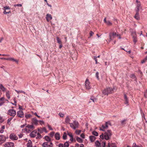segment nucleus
<instances>
[{"instance_id": "17", "label": "nucleus", "mask_w": 147, "mask_h": 147, "mask_svg": "<svg viewBox=\"0 0 147 147\" xmlns=\"http://www.w3.org/2000/svg\"><path fill=\"white\" fill-rule=\"evenodd\" d=\"M17 115L20 117L22 118L24 117L23 112L21 110L19 111L17 113Z\"/></svg>"}, {"instance_id": "15", "label": "nucleus", "mask_w": 147, "mask_h": 147, "mask_svg": "<svg viewBox=\"0 0 147 147\" xmlns=\"http://www.w3.org/2000/svg\"><path fill=\"white\" fill-rule=\"evenodd\" d=\"M37 133V130L36 129L33 131L30 134V136L31 138H34L36 136V134Z\"/></svg>"}, {"instance_id": "43", "label": "nucleus", "mask_w": 147, "mask_h": 147, "mask_svg": "<svg viewBox=\"0 0 147 147\" xmlns=\"http://www.w3.org/2000/svg\"><path fill=\"white\" fill-rule=\"evenodd\" d=\"M92 133L94 135L96 136H98V133L96 131H93Z\"/></svg>"}, {"instance_id": "41", "label": "nucleus", "mask_w": 147, "mask_h": 147, "mask_svg": "<svg viewBox=\"0 0 147 147\" xmlns=\"http://www.w3.org/2000/svg\"><path fill=\"white\" fill-rule=\"evenodd\" d=\"M106 142L105 141H103L101 143V147H105Z\"/></svg>"}, {"instance_id": "38", "label": "nucleus", "mask_w": 147, "mask_h": 147, "mask_svg": "<svg viewBox=\"0 0 147 147\" xmlns=\"http://www.w3.org/2000/svg\"><path fill=\"white\" fill-rule=\"evenodd\" d=\"M69 141H67L66 142L63 144V147H69Z\"/></svg>"}, {"instance_id": "31", "label": "nucleus", "mask_w": 147, "mask_h": 147, "mask_svg": "<svg viewBox=\"0 0 147 147\" xmlns=\"http://www.w3.org/2000/svg\"><path fill=\"white\" fill-rule=\"evenodd\" d=\"M6 95L7 98L8 99H9L10 98V93L9 90H7L6 92Z\"/></svg>"}, {"instance_id": "59", "label": "nucleus", "mask_w": 147, "mask_h": 147, "mask_svg": "<svg viewBox=\"0 0 147 147\" xmlns=\"http://www.w3.org/2000/svg\"><path fill=\"white\" fill-rule=\"evenodd\" d=\"M59 147H64L63 144H60L59 145Z\"/></svg>"}, {"instance_id": "63", "label": "nucleus", "mask_w": 147, "mask_h": 147, "mask_svg": "<svg viewBox=\"0 0 147 147\" xmlns=\"http://www.w3.org/2000/svg\"><path fill=\"white\" fill-rule=\"evenodd\" d=\"M126 121V119H124L122 121H121V123L122 124H123Z\"/></svg>"}, {"instance_id": "46", "label": "nucleus", "mask_w": 147, "mask_h": 147, "mask_svg": "<svg viewBox=\"0 0 147 147\" xmlns=\"http://www.w3.org/2000/svg\"><path fill=\"white\" fill-rule=\"evenodd\" d=\"M54 132H52L50 133V136L51 138H53L54 134Z\"/></svg>"}, {"instance_id": "39", "label": "nucleus", "mask_w": 147, "mask_h": 147, "mask_svg": "<svg viewBox=\"0 0 147 147\" xmlns=\"http://www.w3.org/2000/svg\"><path fill=\"white\" fill-rule=\"evenodd\" d=\"M57 40L58 43L59 44H61L62 43L59 37H57Z\"/></svg>"}, {"instance_id": "45", "label": "nucleus", "mask_w": 147, "mask_h": 147, "mask_svg": "<svg viewBox=\"0 0 147 147\" xmlns=\"http://www.w3.org/2000/svg\"><path fill=\"white\" fill-rule=\"evenodd\" d=\"M108 25L111 26L112 25V23L109 21H107V22L106 23Z\"/></svg>"}, {"instance_id": "54", "label": "nucleus", "mask_w": 147, "mask_h": 147, "mask_svg": "<svg viewBox=\"0 0 147 147\" xmlns=\"http://www.w3.org/2000/svg\"><path fill=\"white\" fill-rule=\"evenodd\" d=\"M48 126L49 129L50 130H53V129L52 128V127H51V125H48Z\"/></svg>"}, {"instance_id": "44", "label": "nucleus", "mask_w": 147, "mask_h": 147, "mask_svg": "<svg viewBox=\"0 0 147 147\" xmlns=\"http://www.w3.org/2000/svg\"><path fill=\"white\" fill-rule=\"evenodd\" d=\"M25 117L27 119H28L30 117H32V115H31L30 114H26L25 115Z\"/></svg>"}, {"instance_id": "62", "label": "nucleus", "mask_w": 147, "mask_h": 147, "mask_svg": "<svg viewBox=\"0 0 147 147\" xmlns=\"http://www.w3.org/2000/svg\"><path fill=\"white\" fill-rule=\"evenodd\" d=\"M80 136L82 138H84V134H82Z\"/></svg>"}, {"instance_id": "33", "label": "nucleus", "mask_w": 147, "mask_h": 147, "mask_svg": "<svg viewBox=\"0 0 147 147\" xmlns=\"http://www.w3.org/2000/svg\"><path fill=\"white\" fill-rule=\"evenodd\" d=\"M70 119L69 118V116H67L65 118V122L66 123H68L70 122Z\"/></svg>"}, {"instance_id": "50", "label": "nucleus", "mask_w": 147, "mask_h": 147, "mask_svg": "<svg viewBox=\"0 0 147 147\" xmlns=\"http://www.w3.org/2000/svg\"><path fill=\"white\" fill-rule=\"evenodd\" d=\"M59 115L61 117H63L64 116V115L61 113H59Z\"/></svg>"}, {"instance_id": "61", "label": "nucleus", "mask_w": 147, "mask_h": 147, "mask_svg": "<svg viewBox=\"0 0 147 147\" xmlns=\"http://www.w3.org/2000/svg\"><path fill=\"white\" fill-rule=\"evenodd\" d=\"M39 122L40 123L41 125L43 124L44 123V122L42 121H39Z\"/></svg>"}, {"instance_id": "9", "label": "nucleus", "mask_w": 147, "mask_h": 147, "mask_svg": "<svg viewBox=\"0 0 147 147\" xmlns=\"http://www.w3.org/2000/svg\"><path fill=\"white\" fill-rule=\"evenodd\" d=\"M117 35V33L115 32H111L109 34V41H110L111 40H113Z\"/></svg>"}, {"instance_id": "30", "label": "nucleus", "mask_w": 147, "mask_h": 147, "mask_svg": "<svg viewBox=\"0 0 147 147\" xmlns=\"http://www.w3.org/2000/svg\"><path fill=\"white\" fill-rule=\"evenodd\" d=\"M67 133H66L65 132H64L63 133V140H65L67 139Z\"/></svg>"}, {"instance_id": "7", "label": "nucleus", "mask_w": 147, "mask_h": 147, "mask_svg": "<svg viewBox=\"0 0 147 147\" xmlns=\"http://www.w3.org/2000/svg\"><path fill=\"white\" fill-rule=\"evenodd\" d=\"M7 138V137H6L4 135H0V145L4 143Z\"/></svg>"}, {"instance_id": "1", "label": "nucleus", "mask_w": 147, "mask_h": 147, "mask_svg": "<svg viewBox=\"0 0 147 147\" xmlns=\"http://www.w3.org/2000/svg\"><path fill=\"white\" fill-rule=\"evenodd\" d=\"M112 134L111 131L108 130L105 131L104 134L102 133L100 136L101 139H103L104 138L106 140H108L110 139Z\"/></svg>"}, {"instance_id": "18", "label": "nucleus", "mask_w": 147, "mask_h": 147, "mask_svg": "<svg viewBox=\"0 0 147 147\" xmlns=\"http://www.w3.org/2000/svg\"><path fill=\"white\" fill-rule=\"evenodd\" d=\"M67 135L69 136L70 137V140L71 142L74 141V137L72 134L70 132L67 131Z\"/></svg>"}, {"instance_id": "34", "label": "nucleus", "mask_w": 147, "mask_h": 147, "mask_svg": "<svg viewBox=\"0 0 147 147\" xmlns=\"http://www.w3.org/2000/svg\"><path fill=\"white\" fill-rule=\"evenodd\" d=\"M76 140L78 142L80 143H82L83 142L81 138L78 137H77Z\"/></svg>"}, {"instance_id": "49", "label": "nucleus", "mask_w": 147, "mask_h": 147, "mask_svg": "<svg viewBox=\"0 0 147 147\" xmlns=\"http://www.w3.org/2000/svg\"><path fill=\"white\" fill-rule=\"evenodd\" d=\"M144 96L146 98H147V90L144 92Z\"/></svg>"}, {"instance_id": "3", "label": "nucleus", "mask_w": 147, "mask_h": 147, "mask_svg": "<svg viewBox=\"0 0 147 147\" xmlns=\"http://www.w3.org/2000/svg\"><path fill=\"white\" fill-rule=\"evenodd\" d=\"M136 2L137 3L136 8V11L138 12H139L140 11H142L143 10L142 7L141 5L140 2L138 0L136 1Z\"/></svg>"}, {"instance_id": "52", "label": "nucleus", "mask_w": 147, "mask_h": 147, "mask_svg": "<svg viewBox=\"0 0 147 147\" xmlns=\"http://www.w3.org/2000/svg\"><path fill=\"white\" fill-rule=\"evenodd\" d=\"M97 57H94V59L95 60V61H96V63L97 64L98 63V62H97Z\"/></svg>"}, {"instance_id": "28", "label": "nucleus", "mask_w": 147, "mask_h": 147, "mask_svg": "<svg viewBox=\"0 0 147 147\" xmlns=\"http://www.w3.org/2000/svg\"><path fill=\"white\" fill-rule=\"evenodd\" d=\"M124 100H125L124 103L125 104H128V99L127 96L126 94L124 95Z\"/></svg>"}, {"instance_id": "16", "label": "nucleus", "mask_w": 147, "mask_h": 147, "mask_svg": "<svg viewBox=\"0 0 147 147\" xmlns=\"http://www.w3.org/2000/svg\"><path fill=\"white\" fill-rule=\"evenodd\" d=\"M38 131L40 133H42L44 132L46 133L48 132V131L47 130V129L45 127L41 128H38Z\"/></svg>"}, {"instance_id": "21", "label": "nucleus", "mask_w": 147, "mask_h": 147, "mask_svg": "<svg viewBox=\"0 0 147 147\" xmlns=\"http://www.w3.org/2000/svg\"><path fill=\"white\" fill-rule=\"evenodd\" d=\"M134 18L137 20H140L139 12L136 11V13L134 16Z\"/></svg>"}, {"instance_id": "12", "label": "nucleus", "mask_w": 147, "mask_h": 147, "mask_svg": "<svg viewBox=\"0 0 147 147\" xmlns=\"http://www.w3.org/2000/svg\"><path fill=\"white\" fill-rule=\"evenodd\" d=\"M9 138L10 139L12 140H16L18 139V137L14 133L10 134L9 136Z\"/></svg>"}, {"instance_id": "37", "label": "nucleus", "mask_w": 147, "mask_h": 147, "mask_svg": "<svg viewBox=\"0 0 147 147\" xmlns=\"http://www.w3.org/2000/svg\"><path fill=\"white\" fill-rule=\"evenodd\" d=\"M9 60L15 62H16L17 63H18V61L17 60L13 58H9Z\"/></svg>"}, {"instance_id": "26", "label": "nucleus", "mask_w": 147, "mask_h": 147, "mask_svg": "<svg viewBox=\"0 0 147 147\" xmlns=\"http://www.w3.org/2000/svg\"><path fill=\"white\" fill-rule=\"evenodd\" d=\"M0 89L3 92H6V91H7V89L5 88L2 84L0 85Z\"/></svg>"}, {"instance_id": "22", "label": "nucleus", "mask_w": 147, "mask_h": 147, "mask_svg": "<svg viewBox=\"0 0 147 147\" xmlns=\"http://www.w3.org/2000/svg\"><path fill=\"white\" fill-rule=\"evenodd\" d=\"M32 124L33 123L35 125L38 124V121L36 118H32Z\"/></svg>"}, {"instance_id": "5", "label": "nucleus", "mask_w": 147, "mask_h": 147, "mask_svg": "<svg viewBox=\"0 0 147 147\" xmlns=\"http://www.w3.org/2000/svg\"><path fill=\"white\" fill-rule=\"evenodd\" d=\"M70 127L74 129L78 128L79 125V124L78 122L74 121L73 123H69Z\"/></svg>"}, {"instance_id": "23", "label": "nucleus", "mask_w": 147, "mask_h": 147, "mask_svg": "<svg viewBox=\"0 0 147 147\" xmlns=\"http://www.w3.org/2000/svg\"><path fill=\"white\" fill-rule=\"evenodd\" d=\"M55 139L57 140H59L60 139V134L58 132L56 133L55 135Z\"/></svg>"}, {"instance_id": "51", "label": "nucleus", "mask_w": 147, "mask_h": 147, "mask_svg": "<svg viewBox=\"0 0 147 147\" xmlns=\"http://www.w3.org/2000/svg\"><path fill=\"white\" fill-rule=\"evenodd\" d=\"M22 6V5L21 4H15L14 5V6L15 7H16V6L21 7Z\"/></svg>"}, {"instance_id": "13", "label": "nucleus", "mask_w": 147, "mask_h": 147, "mask_svg": "<svg viewBox=\"0 0 147 147\" xmlns=\"http://www.w3.org/2000/svg\"><path fill=\"white\" fill-rule=\"evenodd\" d=\"M5 147H13L14 144L11 142H7L5 143L4 145Z\"/></svg>"}, {"instance_id": "6", "label": "nucleus", "mask_w": 147, "mask_h": 147, "mask_svg": "<svg viewBox=\"0 0 147 147\" xmlns=\"http://www.w3.org/2000/svg\"><path fill=\"white\" fill-rule=\"evenodd\" d=\"M7 114L13 117H14L16 115V111L13 109H10L7 111Z\"/></svg>"}, {"instance_id": "60", "label": "nucleus", "mask_w": 147, "mask_h": 147, "mask_svg": "<svg viewBox=\"0 0 147 147\" xmlns=\"http://www.w3.org/2000/svg\"><path fill=\"white\" fill-rule=\"evenodd\" d=\"M80 145L78 143H76L75 144V147H79Z\"/></svg>"}, {"instance_id": "58", "label": "nucleus", "mask_w": 147, "mask_h": 147, "mask_svg": "<svg viewBox=\"0 0 147 147\" xmlns=\"http://www.w3.org/2000/svg\"><path fill=\"white\" fill-rule=\"evenodd\" d=\"M5 10H6L7 9H9V8L8 6H5L4 7Z\"/></svg>"}, {"instance_id": "53", "label": "nucleus", "mask_w": 147, "mask_h": 147, "mask_svg": "<svg viewBox=\"0 0 147 147\" xmlns=\"http://www.w3.org/2000/svg\"><path fill=\"white\" fill-rule=\"evenodd\" d=\"M94 33L92 31H90V36H92L94 34Z\"/></svg>"}, {"instance_id": "47", "label": "nucleus", "mask_w": 147, "mask_h": 147, "mask_svg": "<svg viewBox=\"0 0 147 147\" xmlns=\"http://www.w3.org/2000/svg\"><path fill=\"white\" fill-rule=\"evenodd\" d=\"M130 77L131 78H133V79H134L135 80V76L134 74H131L130 76Z\"/></svg>"}, {"instance_id": "2", "label": "nucleus", "mask_w": 147, "mask_h": 147, "mask_svg": "<svg viewBox=\"0 0 147 147\" xmlns=\"http://www.w3.org/2000/svg\"><path fill=\"white\" fill-rule=\"evenodd\" d=\"M115 88L110 87L107 88L102 91V93L105 95L108 96L109 94L112 93L114 92Z\"/></svg>"}, {"instance_id": "57", "label": "nucleus", "mask_w": 147, "mask_h": 147, "mask_svg": "<svg viewBox=\"0 0 147 147\" xmlns=\"http://www.w3.org/2000/svg\"><path fill=\"white\" fill-rule=\"evenodd\" d=\"M10 12V11H6V10H5L3 11V13L4 14H6L7 13H9Z\"/></svg>"}, {"instance_id": "32", "label": "nucleus", "mask_w": 147, "mask_h": 147, "mask_svg": "<svg viewBox=\"0 0 147 147\" xmlns=\"http://www.w3.org/2000/svg\"><path fill=\"white\" fill-rule=\"evenodd\" d=\"M40 134L39 131L37 133V136L36 138V139H40L42 138V136L40 135Z\"/></svg>"}, {"instance_id": "56", "label": "nucleus", "mask_w": 147, "mask_h": 147, "mask_svg": "<svg viewBox=\"0 0 147 147\" xmlns=\"http://www.w3.org/2000/svg\"><path fill=\"white\" fill-rule=\"evenodd\" d=\"M98 74V72H96V77L98 79H99Z\"/></svg>"}, {"instance_id": "64", "label": "nucleus", "mask_w": 147, "mask_h": 147, "mask_svg": "<svg viewBox=\"0 0 147 147\" xmlns=\"http://www.w3.org/2000/svg\"><path fill=\"white\" fill-rule=\"evenodd\" d=\"M15 99H16L15 98H14L13 99L14 101V103L13 104V105H16V101Z\"/></svg>"}, {"instance_id": "42", "label": "nucleus", "mask_w": 147, "mask_h": 147, "mask_svg": "<svg viewBox=\"0 0 147 147\" xmlns=\"http://www.w3.org/2000/svg\"><path fill=\"white\" fill-rule=\"evenodd\" d=\"M81 131V130L77 129L75 131V133L77 135H79Z\"/></svg>"}, {"instance_id": "24", "label": "nucleus", "mask_w": 147, "mask_h": 147, "mask_svg": "<svg viewBox=\"0 0 147 147\" xmlns=\"http://www.w3.org/2000/svg\"><path fill=\"white\" fill-rule=\"evenodd\" d=\"M89 138L90 141L91 142H93L95 140L96 138L94 136H89Z\"/></svg>"}, {"instance_id": "11", "label": "nucleus", "mask_w": 147, "mask_h": 147, "mask_svg": "<svg viewBox=\"0 0 147 147\" xmlns=\"http://www.w3.org/2000/svg\"><path fill=\"white\" fill-rule=\"evenodd\" d=\"M131 36L133 39V42L134 44H135L137 41V35L136 33L135 32H133L131 33Z\"/></svg>"}, {"instance_id": "48", "label": "nucleus", "mask_w": 147, "mask_h": 147, "mask_svg": "<svg viewBox=\"0 0 147 147\" xmlns=\"http://www.w3.org/2000/svg\"><path fill=\"white\" fill-rule=\"evenodd\" d=\"M138 145H137L135 143H134L132 145V147H138Z\"/></svg>"}, {"instance_id": "40", "label": "nucleus", "mask_w": 147, "mask_h": 147, "mask_svg": "<svg viewBox=\"0 0 147 147\" xmlns=\"http://www.w3.org/2000/svg\"><path fill=\"white\" fill-rule=\"evenodd\" d=\"M90 99L94 102H96L97 101V99L94 98L93 97H91Z\"/></svg>"}, {"instance_id": "36", "label": "nucleus", "mask_w": 147, "mask_h": 147, "mask_svg": "<svg viewBox=\"0 0 147 147\" xmlns=\"http://www.w3.org/2000/svg\"><path fill=\"white\" fill-rule=\"evenodd\" d=\"M45 139L48 142H50L51 140V139L49 138V137L47 136H45Z\"/></svg>"}, {"instance_id": "14", "label": "nucleus", "mask_w": 147, "mask_h": 147, "mask_svg": "<svg viewBox=\"0 0 147 147\" xmlns=\"http://www.w3.org/2000/svg\"><path fill=\"white\" fill-rule=\"evenodd\" d=\"M90 84L88 79H87L85 82V85L86 89H89L91 87L89 84Z\"/></svg>"}, {"instance_id": "27", "label": "nucleus", "mask_w": 147, "mask_h": 147, "mask_svg": "<svg viewBox=\"0 0 147 147\" xmlns=\"http://www.w3.org/2000/svg\"><path fill=\"white\" fill-rule=\"evenodd\" d=\"M32 143L31 141L30 140H29L28 141V142L27 144L26 147H32Z\"/></svg>"}, {"instance_id": "29", "label": "nucleus", "mask_w": 147, "mask_h": 147, "mask_svg": "<svg viewBox=\"0 0 147 147\" xmlns=\"http://www.w3.org/2000/svg\"><path fill=\"white\" fill-rule=\"evenodd\" d=\"M107 147H116V146L115 144L114 143H109Z\"/></svg>"}, {"instance_id": "4", "label": "nucleus", "mask_w": 147, "mask_h": 147, "mask_svg": "<svg viewBox=\"0 0 147 147\" xmlns=\"http://www.w3.org/2000/svg\"><path fill=\"white\" fill-rule=\"evenodd\" d=\"M109 125H111V123L109 122H105L104 124H102L100 127V130L105 131V129L108 127Z\"/></svg>"}, {"instance_id": "35", "label": "nucleus", "mask_w": 147, "mask_h": 147, "mask_svg": "<svg viewBox=\"0 0 147 147\" xmlns=\"http://www.w3.org/2000/svg\"><path fill=\"white\" fill-rule=\"evenodd\" d=\"M13 117H12L9 118L7 119V123L8 125H10L11 123V120L13 119Z\"/></svg>"}, {"instance_id": "25", "label": "nucleus", "mask_w": 147, "mask_h": 147, "mask_svg": "<svg viewBox=\"0 0 147 147\" xmlns=\"http://www.w3.org/2000/svg\"><path fill=\"white\" fill-rule=\"evenodd\" d=\"M95 145L97 147H101V142L98 141H96L95 142Z\"/></svg>"}, {"instance_id": "10", "label": "nucleus", "mask_w": 147, "mask_h": 147, "mask_svg": "<svg viewBox=\"0 0 147 147\" xmlns=\"http://www.w3.org/2000/svg\"><path fill=\"white\" fill-rule=\"evenodd\" d=\"M42 146L43 147H53V144L51 142L49 143L48 142H45L42 144Z\"/></svg>"}, {"instance_id": "8", "label": "nucleus", "mask_w": 147, "mask_h": 147, "mask_svg": "<svg viewBox=\"0 0 147 147\" xmlns=\"http://www.w3.org/2000/svg\"><path fill=\"white\" fill-rule=\"evenodd\" d=\"M34 128L35 127L33 125L28 124L26 126L25 130L26 131L28 132L31 131V130L34 129Z\"/></svg>"}, {"instance_id": "20", "label": "nucleus", "mask_w": 147, "mask_h": 147, "mask_svg": "<svg viewBox=\"0 0 147 147\" xmlns=\"http://www.w3.org/2000/svg\"><path fill=\"white\" fill-rule=\"evenodd\" d=\"M5 102V99L4 97L0 98V106H2Z\"/></svg>"}, {"instance_id": "55", "label": "nucleus", "mask_w": 147, "mask_h": 147, "mask_svg": "<svg viewBox=\"0 0 147 147\" xmlns=\"http://www.w3.org/2000/svg\"><path fill=\"white\" fill-rule=\"evenodd\" d=\"M4 121V120L3 119V118L2 117L0 116V122H2Z\"/></svg>"}, {"instance_id": "19", "label": "nucleus", "mask_w": 147, "mask_h": 147, "mask_svg": "<svg viewBox=\"0 0 147 147\" xmlns=\"http://www.w3.org/2000/svg\"><path fill=\"white\" fill-rule=\"evenodd\" d=\"M46 18L47 21L49 22L50 20L52 19V17L51 14L48 13L46 15Z\"/></svg>"}]
</instances>
